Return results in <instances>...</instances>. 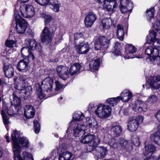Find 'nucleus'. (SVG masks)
<instances>
[{
    "instance_id": "obj_1",
    "label": "nucleus",
    "mask_w": 160,
    "mask_h": 160,
    "mask_svg": "<svg viewBox=\"0 0 160 160\" xmlns=\"http://www.w3.org/2000/svg\"><path fill=\"white\" fill-rule=\"evenodd\" d=\"M22 132L16 130L13 131L11 135L12 144V148L14 153V158L15 160H34L32 155L29 153L23 152L22 153L23 158H21L20 154V146L18 141L22 136Z\"/></svg>"
},
{
    "instance_id": "obj_2",
    "label": "nucleus",
    "mask_w": 160,
    "mask_h": 160,
    "mask_svg": "<svg viewBox=\"0 0 160 160\" xmlns=\"http://www.w3.org/2000/svg\"><path fill=\"white\" fill-rule=\"evenodd\" d=\"M18 80L17 82V79H14V88L16 92L22 93L25 99L29 97L31 94L32 88L27 86V79L25 77L21 76Z\"/></svg>"
},
{
    "instance_id": "obj_3",
    "label": "nucleus",
    "mask_w": 160,
    "mask_h": 160,
    "mask_svg": "<svg viewBox=\"0 0 160 160\" xmlns=\"http://www.w3.org/2000/svg\"><path fill=\"white\" fill-rule=\"evenodd\" d=\"M109 37L100 36L95 40L94 48L96 50H100V52L105 54L107 49L110 46V41L113 37V34Z\"/></svg>"
},
{
    "instance_id": "obj_4",
    "label": "nucleus",
    "mask_w": 160,
    "mask_h": 160,
    "mask_svg": "<svg viewBox=\"0 0 160 160\" xmlns=\"http://www.w3.org/2000/svg\"><path fill=\"white\" fill-rule=\"evenodd\" d=\"M4 51L1 52L0 54V58L3 62L4 65L3 70L5 76L8 78H11L13 76L14 73V69L11 65L8 64L9 59L12 57H10L11 52Z\"/></svg>"
},
{
    "instance_id": "obj_5",
    "label": "nucleus",
    "mask_w": 160,
    "mask_h": 160,
    "mask_svg": "<svg viewBox=\"0 0 160 160\" xmlns=\"http://www.w3.org/2000/svg\"><path fill=\"white\" fill-rule=\"evenodd\" d=\"M111 108L109 106L104 104L100 103L97 106L95 113L99 118L105 119L111 115Z\"/></svg>"
},
{
    "instance_id": "obj_6",
    "label": "nucleus",
    "mask_w": 160,
    "mask_h": 160,
    "mask_svg": "<svg viewBox=\"0 0 160 160\" xmlns=\"http://www.w3.org/2000/svg\"><path fill=\"white\" fill-rule=\"evenodd\" d=\"M14 18L16 22L15 29L19 34L24 33L28 26V22L15 11L14 12Z\"/></svg>"
},
{
    "instance_id": "obj_7",
    "label": "nucleus",
    "mask_w": 160,
    "mask_h": 160,
    "mask_svg": "<svg viewBox=\"0 0 160 160\" xmlns=\"http://www.w3.org/2000/svg\"><path fill=\"white\" fill-rule=\"evenodd\" d=\"M100 139L97 136L89 133L82 137L80 140L81 143L88 144L89 146L91 147L92 149L100 143Z\"/></svg>"
},
{
    "instance_id": "obj_8",
    "label": "nucleus",
    "mask_w": 160,
    "mask_h": 160,
    "mask_svg": "<svg viewBox=\"0 0 160 160\" xmlns=\"http://www.w3.org/2000/svg\"><path fill=\"white\" fill-rule=\"evenodd\" d=\"M108 143L111 147L115 148H119L127 149L130 147L128 141L122 138L118 139L111 138L109 140Z\"/></svg>"
},
{
    "instance_id": "obj_9",
    "label": "nucleus",
    "mask_w": 160,
    "mask_h": 160,
    "mask_svg": "<svg viewBox=\"0 0 160 160\" xmlns=\"http://www.w3.org/2000/svg\"><path fill=\"white\" fill-rule=\"evenodd\" d=\"M143 118L141 116H136L130 118L128 119V129L131 132L135 131L139 125L143 122Z\"/></svg>"
},
{
    "instance_id": "obj_10",
    "label": "nucleus",
    "mask_w": 160,
    "mask_h": 160,
    "mask_svg": "<svg viewBox=\"0 0 160 160\" xmlns=\"http://www.w3.org/2000/svg\"><path fill=\"white\" fill-rule=\"evenodd\" d=\"M70 124L73 125V135L75 137H79L87 132L82 121L79 122H75L72 120Z\"/></svg>"
},
{
    "instance_id": "obj_11",
    "label": "nucleus",
    "mask_w": 160,
    "mask_h": 160,
    "mask_svg": "<svg viewBox=\"0 0 160 160\" xmlns=\"http://www.w3.org/2000/svg\"><path fill=\"white\" fill-rule=\"evenodd\" d=\"M84 125L85 127L87 132L90 131V128L92 129L94 131L92 132L94 133L97 131L98 128V124L95 119L93 117H87L82 120Z\"/></svg>"
},
{
    "instance_id": "obj_12",
    "label": "nucleus",
    "mask_w": 160,
    "mask_h": 160,
    "mask_svg": "<svg viewBox=\"0 0 160 160\" xmlns=\"http://www.w3.org/2000/svg\"><path fill=\"white\" fill-rule=\"evenodd\" d=\"M38 4L44 5L49 4L52 6L51 7L55 12H58L60 6V3L57 0H35Z\"/></svg>"
},
{
    "instance_id": "obj_13",
    "label": "nucleus",
    "mask_w": 160,
    "mask_h": 160,
    "mask_svg": "<svg viewBox=\"0 0 160 160\" xmlns=\"http://www.w3.org/2000/svg\"><path fill=\"white\" fill-rule=\"evenodd\" d=\"M20 10L22 15L26 18L32 17L35 13L34 7L30 5L21 6Z\"/></svg>"
},
{
    "instance_id": "obj_14",
    "label": "nucleus",
    "mask_w": 160,
    "mask_h": 160,
    "mask_svg": "<svg viewBox=\"0 0 160 160\" xmlns=\"http://www.w3.org/2000/svg\"><path fill=\"white\" fill-rule=\"evenodd\" d=\"M157 33L153 30L149 31V34L147 36V42L148 43H153V45L156 48L160 50V39L156 38Z\"/></svg>"
},
{
    "instance_id": "obj_15",
    "label": "nucleus",
    "mask_w": 160,
    "mask_h": 160,
    "mask_svg": "<svg viewBox=\"0 0 160 160\" xmlns=\"http://www.w3.org/2000/svg\"><path fill=\"white\" fill-rule=\"evenodd\" d=\"M125 55L124 57L125 59L132 58H141L142 57L134 54L137 51V48L131 44H127L125 46Z\"/></svg>"
},
{
    "instance_id": "obj_16",
    "label": "nucleus",
    "mask_w": 160,
    "mask_h": 160,
    "mask_svg": "<svg viewBox=\"0 0 160 160\" xmlns=\"http://www.w3.org/2000/svg\"><path fill=\"white\" fill-rule=\"evenodd\" d=\"M133 3L130 0H120V8L122 13L128 14V16L131 12Z\"/></svg>"
},
{
    "instance_id": "obj_17",
    "label": "nucleus",
    "mask_w": 160,
    "mask_h": 160,
    "mask_svg": "<svg viewBox=\"0 0 160 160\" xmlns=\"http://www.w3.org/2000/svg\"><path fill=\"white\" fill-rule=\"evenodd\" d=\"M96 15L92 11L89 12L86 15L84 20L85 25L87 28L91 27L97 19Z\"/></svg>"
},
{
    "instance_id": "obj_18",
    "label": "nucleus",
    "mask_w": 160,
    "mask_h": 160,
    "mask_svg": "<svg viewBox=\"0 0 160 160\" xmlns=\"http://www.w3.org/2000/svg\"><path fill=\"white\" fill-rule=\"evenodd\" d=\"M132 108L136 112L142 113L147 111V105L144 102L137 100L133 103Z\"/></svg>"
},
{
    "instance_id": "obj_19",
    "label": "nucleus",
    "mask_w": 160,
    "mask_h": 160,
    "mask_svg": "<svg viewBox=\"0 0 160 160\" xmlns=\"http://www.w3.org/2000/svg\"><path fill=\"white\" fill-rule=\"evenodd\" d=\"M53 34L49 32L48 28L45 27L43 30L41 36V39L42 42L46 44L50 43L52 41Z\"/></svg>"
},
{
    "instance_id": "obj_20",
    "label": "nucleus",
    "mask_w": 160,
    "mask_h": 160,
    "mask_svg": "<svg viewBox=\"0 0 160 160\" xmlns=\"http://www.w3.org/2000/svg\"><path fill=\"white\" fill-rule=\"evenodd\" d=\"M94 149H92V150L89 151H92L93 153L97 158H103L107 154V150L106 148L103 146L98 147L95 150Z\"/></svg>"
},
{
    "instance_id": "obj_21",
    "label": "nucleus",
    "mask_w": 160,
    "mask_h": 160,
    "mask_svg": "<svg viewBox=\"0 0 160 160\" xmlns=\"http://www.w3.org/2000/svg\"><path fill=\"white\" fill-rule=\"evenodd\" d=\"M94 149H92V150L89 151H92L93 153L97 158H103L107 154V150L106 148L103 146L98 147L95 150Z\"/></svg>"
},
{
    "instance_id": "obj_22",
    "label": "nucleus",
    "mask_w": 160,
    "mask_h": 160,
    "mask_svg": "<svg viewBox=\"0 0 160 160\" xmlns=\"http://www.w3.org/2000/svg\"><path fill=\"white\" fill-rule=\"evenodd\" d=\"M53 80L49 77L46 78L42 81V86L43 88V90L47 92H50L52 90Z\"/></svg>"
},
{
    "instance_id": "obj_23",
    "label": "nucleus",
    "mask_w": 160,
    "mask_h": 160,
    "mask_svg": "<svg viewBox=\"0 0 160 160\" xmlns=\"http://www.w3.org/2000/svg\"><path fill=\"white\" fill-rule=\"evenodd\" d=\"M148 83L152 88L156 89L160 87V77L159 76H151L149 78Z\"/></svg>"
},
{
    "instance_id": "obj_24",
    "label": "nucleus",
    "mask_w": 160,
    "mask_h": 160,
    "mask_svg": "<svg viewBox=\"0 0 160 160\" xmlns=\"http://www.w3.org/2000/svg\"><path fill=\"white\" fill-rule=\"evenodd\" d=\"M24 115L27 119L32 118L34 117L35 113L34 107L31 105H26L24 108Z\"/></svg>"
},
{
    "instance_id": "obj_25",
    "label": "nucleus",
    "mask_w": 160,
    "mask_h": 160,
    "mask_svg": "<svg viewBox=\"0 0 160 160\" xmlns=\"http://www.w3.org/2000/svg\"><path fill=\"white\" fill-rule=\"evenodd\" d=\"M118 4L115 0H108L103 7V9L108 12H113L116 10Z\"/></svg>"
},
{
    "instance_id": "obj_26",
    "label": "nucleus",
    "mask_w": 160,
    "mask_h": 160,
    "mask_svg": "<svg viewBox=\"0 0 160 160\" xmlns=\"http://www.w3.org/2000/svg\"><path fill=\"white\" fill-rule=\"evenodd\" d=\"M133 96L132 93L129 90L126 89L122 91L120 94V96H118L120 100L123 102H128L132 98Z\"/></svg>"
},
{
    "instance_id": "obj_27",
    "label": "nucleus",
    "mask_w": 160,
    "mask_h": 160,
    "mask_svg": "<svg viewBox=\"0 0 160 160\" xmlns=\"http://www.w3.org/2000/svg\"><path fill=\"white\" fill-rule=\"evenodd\" d=\"M75 47L78 53L79 54H85L87 53L89 49V46L87 42L83 44L82 43L76 45Z\"/></svg>"
},
{
    "instance_id": "obj_28",
    "label": "nucleus",
    "mask_w": 160,
    "mask_h": 160,
    "mask_svg": "<svg viewBox=\"0 0 160 160\" xmlns=\"http://www.w3.org/2000/svg\"><path fill=\"white\" fill-rule=\"evenodd\" d=\"M28 62L29 61L27 58H25L21 60L18 64V70L23 72L26 71L28 69Z\"/></svg>"
},
{
    "instance_id": "obj_29",
    "label": "nucleus",
    "mask_w": 160,
    "mask_h": 160,
    "mask_svg": "<svg viewBox=\"0 0 160 160\" xmlns=\"http://www.w3.org/2000/svg\"><path fill=\"white\" fill-rule=\"evenodd\" d=\"M111 135L113 137H118L120 136L122 132L121 127L119 125L113 126L111 129Z\"/></svg>"
},
{
    "instance_id": "obj_30",
    "label": "nucleus",
    "mask_w": 160,
    "mask_h": 160,
    "mask_svg": "<svg viewBox=\"0 0 160 160\" xmlns=\"http://www.w3.org/2000/svg\"><path fill=\"white\" fill-rule=\"evenodd\" d=\"M25 43L30 51H33L37 49V43L35 40L30 38L27 39L25 40Z\"/></svg>"
},
{
    "instance_id": "obj_31",
    "label": "nucleus",
    "mask_w": 160,
    "mask_h": 160,
    "mask_svg": "<svg viewBox=\"0 0 160 160\" xmlns=\"http://www.w3.org/2000/svg\"><path fill=\"white\" fill-rule=\"evenodd\" d=\"M117 30L116 31L117 36L118 38L120 40L122 41L123 39L124 34L125 30L127 31L128 29V27L123 28L122 25L118 24L117 26Z\"/></svg>"
},
{
    "instance_id": "obj_32",
    "label": "nucleus",
    "mask_w": 160,
    "mask_h": 160,
    "mask_svg": "<svg viewBox=\"0 0 160 160\" xmlns=\"http://www.w3.org/2000/svg\"><path fill=\"white\" fill-rule=\"evenodd\" d=\"M150 138L153 142L160 146V130L152 133L150 136Z\"/></svg>"
},
{
    "instance_id": "obj_33",
    "label": "nucleus",
    "mask_w": 160,
    "mask_h": 160,
    "mask_svg": "<svg viewBox=\"0 0 160 160\" xmlns=\"http://www.w3.org/2000/svg\"><path fill=\"white\" fill-rule=\"evenodd\" d=\"M145 150L143 152L144 155L146 156L150 155H151L156 150L155 146L152 144L146 145L144 146Z\"/></svg>"
},
{
    "instance_id": "obj_34",
    "label": "nucleus",
    "mask_w": 160,
    "mask_h": 160,
    "mask_svg": "<svg viewBox=\"0 0 160 160\" xmlns=\"http://www.w3.org/2000/svg\"><path fill=\"white\" fill-rule=\"evenodd\" d=\"M100 62L101 59L99 58L91 61L89 64V69L91 71L94 72L95 70H98Z\"/></svg>"
},
{
    "instance_id": "obj_35",
    "label": "nucleus",
    "mask_w": 160,
    "mask_h": 160,
    "mask_svg": "<svg viewBox=\"0 0 160 160\" xmlns=\"http://www.w3.org/2000/svg\"><path fill=\"white\" fill-rule=\"evenodd\" d=\"M145 53L148 55L147 58H149L150 57L159 54V51L155 47L154 48L153 46H150L146 49Z\"/></svg>"
},
{
    "instance_id": "obj_36",
    "label": "nucleus",
    "mask_w": 160,
    "mask_h": 160,
    "mask_svg": "<svg viewBox=\"0 0 160 160\" xmlns=\"http://www.w3.org/2000/svg\"><path fill=\"white\" fill-rule=\"evenodd\" d=\"M159 16L157 18H154L153 19V22H152L153 28L155 30H153L156 33V32L160 34V17L158 14Z\"/></svg>"
},
{
    "instance_id": "obj_37",
    "label": "nucleus",
    "mask_w": 160,
    "mask_h": 160,
    "mask_svg": "<svg viewBox=\"0 0 160 160\" xmlns=\"http://www.w3.org/2000/svg\"><path fill=\"white\" fill-rule=\"evenodd\" d=\"M12 101L11 102L12 105L17 109H19L21 107V100L19 98L16 96L15 92L13 93L12 95Z\"/></svg>"
},
{
    "instance_id": "obj_38",
    "label": "nucleus",
    "mask_w": 160,
    "mask_h": 160,
    "mask_svg": "<svg viewBox=\"0 0 160 160\" xmlns=\"http://www.w3.org/2000/svg\"><path fill=\"white\" fill-rule=\"evenodd\" d=\"M20 146V153H21V149L22 147H28L29 146V142L28 139L25 137L22 136L19 138L18 141Z\"/></svg>"
},
{
    "instance_id": "obj_39",
    "label": "nucleus",
    "mask_w": 160,
    "mask_h": 160,
    "mask_svg": "<svg viewBox=\"0 0 160 160\" xmlns=\"http://www.w3.org/2000/svg\"><path fill=\"white\" fill-rule=\"evenodd\" d=\"M120 101L119 98L118 96L115 98H111L107 99L106 101V103L110 107H114Z\"/></svg>"
},
{
    "instance_id": "obj_40",
    "label": "nucleus",
    "mask_w": 160,
    "mask_h": 160,
    "mask_svg": "<svg viewBox=\"0 0 160 160\" xmlns=\"http://www.w3.org/2000/svg\"><path fill=\"white\" fill-rule=\"evenodd\" d=\"M81 65L78 63H74L71 66L69 69V73L71 75L76 73L81 69Z\"/></svg>"
},
{
    "instance_id": "obj_41",
    "label": "nucleus",
    "mask_w": 160,
    "mask_h": 160,
    "mask_svg": "<svg viewBox=\"0 0 160 160\" xmlns=\"http://www.w3.org/2000/svg\"><path fill=\"white\" fill-rule=\"evenodd\" d=\"M16 42L15 41L11 40H7L5 43V45L8 48H12L13 47H15L16 46ZM12 49H10V50H8L7 48H6L5 50H4L1 52H3L4 51H6L8 52H9L10 50V52H11V54H10V57L12 54Z\"/></svg>"
},
{
    "instance_id": "obj_42",
    "label": "nucleus",
    "mask_w": 160,
    "mask_h": 160,
    "mask_svg": "<svg viewBox=\"0 0 160 160\" xmlns=\"http://www.w3.org/2000/svg\"><path fill=\"white\" fill-rule=\"evenodd\" d=\"M74 43L78 45L81 44L84 41L83 35L82 33H76L74 35Z\"/></svg>"
},
{
    "instance_id": "obj_43",
    "label": "nucleus",
    "mask_w": 160,
    "mask_h": 160,
    "mask_svg": "<svg viewBox=\"0 0 160 160\" xmlns=\"http://www.w3.org/2000/svg\"><path fill=\"white\" fill-rule=\"evenodd\" d=\"M74 158V155L70 152L63 153L60 155L59 160H72Z\"/></svg>"
},
{
    "instance_id": "obj_44",
    "label": "nucleus",
    "mask_w": 160,
    "mask_h": 160,
    "mask_svg": "<svg viewBox=\"0 0 160 160\" xmlns=\"http://www.w3.org/2000/svg\"><path fill=\"white\" fill-rule=\"evenodd\" d=\"M158 54L150 57L149 58H147L146 60L153 64L160 65V56L158 55Z\"/></svg>"
},
{
    "instance_id": "obj_45",
    "label": "nucleus",
    "mask_w": 160,
    "mask_h": 160,
    "mask_svg": "<svg viewBox=\"0 0 160 160\" xmlns=\"http://www.w3.org/2000/svg\"><path fill=\"white\" fill-rule=\"evenodd\" d=\"M114 49L113 51L112 57H113L114 56H118L121 55V45L120 43L116 42L115 43L114 47Z\"/></svg>"
},
{
    "instance_id": "obj_46",
    "label": "nucleus",
    "mask_w": 160,
    "mask_h": 160,
    "mask_svg": "<svg viewBox=\"0 0 160 160\" xmlns=\"http://www.w3.org/2000/svg\"><path fill=\"white\" fill-rule=\"evenodd\" d=\"M66 145L65 143L60 144L59 146H57L56 148V150L57 151V154H58L59 156L63 153L68 152L66 151Z\"/></svg>"
},
{
    "instance_id": "obj_47",
    "label": "nucleus",
    "mask_w": 160,
    "mask_h": 160,
    "mask_svg": "<svg viewBox=\"0 0 160 160\" xmlns=\"http://www.w3.org/2000/svg\"><path fill=\"white\" fill-rule=\"evenodd\" d=\"M102 24L103 28H109L112 25V22L110 18H105L102 20Z\"/></svg>"
},
{
    "instance_id": "obj_48",
    "label": "nucleus",
    "mask_w": 160,
    "mask_h": 160,
    "mask_svg": "<svg viewBox=\"0 0 160 160\" xmlns=\"http://www.w3.org/2000/svg\"><path fill=\"white\" fill-rule=\"evenodd\" d=\"M36 89L37 91V95L38 98L41 99L45 97V94L42 91L39 84H37L36 85Z\"/></svg>"
},
{
    "instance_id": "obj_49",
    "label": "nucleus",
    "mask_w": 160,
    "mask_h": 160,
    "mask_svg": "<svg viewBox=\"0 0 160 160\" xmlns=\"http://www.w3.org/2000/svg\"><path fill=\"white\" fill-rule=\"evenodd\" d=\"M155 11L154 8H150L146 11L147 19L148 21L153 20Z\"/></svg>"
},
{
    "instance_id": "obj_50",
    "label": "nucleus",
    "mask_w": 160,
    "mask_h": 160,
    "mask_svg": "<svg viewBox=\"0 0 160 160\" xmlns=\"http://www.w3.org/2000/svg\"><path fill=\"white\" fill-rule=\"evenodd\" d=\"M68 69L67 67L62 65H60L57 67V71L59 77H63L62 73L67 72Z\"/></svg>"
},
{
    "instance_id": "obj_51",
    "label": "nucleus",
    "mask_w": 160,
    "mask_h": 160,
    "mask_svg": "<svg viewBox=\"0 0 160 160\" xmlns=\"http://www.w3.org/2000/svg\"><path fill=\"white\" fill-rule=\"evenodd\" d=\"M84 117L83 114L82 112H75L73 114L72 120L74 122V121H80L82 119L83 120Z\"/></svg>"
},
{
    "instance_id": "obj_52",
    "label": "nucleus",
    "mask_w": 160,
    "mask_h": 160,
    "mask_svg": "<svg viewBox=\"0 0 160 160\" xmlns=\"http://www.w3.org/2000/svg\"><path fill=\"white\" fill-rule=\"evenodd\" d=\"M157 100V98L156 96V94L152 93L150 96L149 97L147 101L150 103H153L155 102Z\"/></svg>"
},
{
    "instance_id": "obj_53",
    "label": "nucleus",
    "mask_w": 160,
    "mask_h": 160,
    "mask_svg": "<svg viewBox=\"0 0 160 160\" xmlns=\"http://www.w3.org/2000/svg\"><path fill=\"white\" fill-rule=\"evenodd\" d=\"M34 128L35 132L36 133H38L40 129V125L37 120H34L33 121Z\"/></svg>"
},
{
    "instance_id": "obj_54",
    "label": "nucleus",
    "mask_w": 160,
    "mask_h": 160,
    "mask_svg": "<svg viewBox=\"0 0 160 160\" xmlns=\"http://www.w3.org/2000/svg\"><path fill=\"white\" fill-rule=\"evenodd\" d=\"M1 114L4 124L5 125H8L9 123V118L6 114L4 110H2Z\"/></svg>"
},
{
    "instance_id": "obj_55",
    "label": "nucleus",
    "mask_w": 160,
    "mask_h": 160,
    "mask_svg": "<svg viewBox=\"0 0 160 160\" xmlns=\"http://www.w3.org/2000/svg\"><path fill=\"white\" fill-rule=\"evenodd\" d=\"M132 142L133 144L136 146H138L140 144L139 138L137 136H133L132 138Z\"/></svg>"
},
{
    "instance_id": "obj_56",
    "label": "nucleus",
    "mask_w": 160,
    "mask_h": 160,
    "mask_svg": "<svg viewBox=\"0 0 160 160\" xmlns=\"http://www.w3.org/2000/svg\"><path fill=\"white\" fill-rule=\"evenodd\" d=\"M4 112H6L10 116H13L14 115V112L12 110V107H10L9 108H7L5 109Z\"/></svg>"
},
{
    "instance_id": "obj_57",
    "label": "nucleus",
    "mask_w": 160,
    "mask_h": 160,
    "mask_svg": "<svg viewBox=\"0 0 160 160\" xmlns=\"http://www.w3.org/2000/svg\"><path fill=\"white\" fill-rule=\"evenodd\" d=\"M119 113L121 115L123 114L124 115H128L129 114V109L128 108L121 109L119 111Z\"/></svg>"
},
{
    "instance_id": "obj_58",
    "label": "nucleus",
    "mask_w": 160,
    "mask_h": 160,
    "mask_svg": "<svg viewBox=\"0 0 160 160\" xmlns=\"http://www.w3.org/2000/svg\"><path fill=\"white\" fill-rule=\"evenodd\" d=\"M43 17H44L45 18L44 22L45 25L49 22L52 19L51 17L49 15L44 14L43 15Z\"/></svg>"
},
{
    "instance_id": "obj_59",
    "label": "nucleus",
    "mask_w": 160,
    "mask_h": 160,
    "mask_svg": "<svg viewBox=\"0 0 160 160\" xmlns=\"http://www.w3.org/2000/svg\"><path fill=\"white\" fill-rule=\"evenodd\" d=\"M55 83L56 84L55 89L57 91H59L62 89L63 86H62L58 81H56Z\"/></svg>"
},
{
    "instance_id": "obj_60",
    "label": "nucleus",
    "mask_w": 160,
    "mask_h": 160,
    "mask_svg": "<svg viewBox=\"0 0 160 160\" xmlns=\"http://www.w3.org/2000/svg\"><path fill=\"white\" fill-rule=\"evenodd\" d=\"M69 72L68 69H67V72H63L62 73L63 77H60L63 80H66L68 79L69 76Z\"/></svg>"
},
{
    "instance_id": "obj_61",
    "label": "nucleus",
    "mask_w": 160,
    "mask_h": 160,
    "mask_svg": "<svg viewBox=\"0 0 160 160\" xmlns=\"http://www.w3.org/2000/svg\"><path fill=\"white\" fill-rule=\"evenodd\" d=\"M56 28V26L55 25H52L50 26V28L49 29H48V30L49 32L53 34V33L55 32Z\"/></svg>"
},
{
    "instance_id": "obj_62",
    "label": "nucleus",
    "mask_w": 160,
    "mask_h": 160,
    "mask_svg": "<svg viewBox=\"0 0 160 160\" xmlns=\"http://www.w3.org/2000/svg\"><path fill=\"white\" fill-rule=\"evenodd\" d=\"M30 51V50L28 48L27 46L22 48L21 49V52L22 55L26 52H28V53Z\"/></svg>"
},
{
    "instance_id": "obj_63",
    "label": "nucleus",
    "mask_w": 160,
    "mask_h": 160,
    "mask_svg": "<svg viewBox=\"0 0 160 160\" xmlns=\"http://www.w3.org/2000/svg\"><path fill=\"white\" fill-rule=\"evenodd\" d=\"M28 53V59L33 60L34 59V56L33 54L30 52V51Z\"/></svg>"
},
{
    "instance_id": "obj_64",
    "label": "nucleus",
    "mask_w": 160,
    "mask_h": 160,
    "mask_svg": "<svg viewBox=\"0 0 160 160\" xmlns=\"http://www.w3.org/2000/svg\"><path fill=\"white\" fill-rule=\"evenodd\" d=\"M155 117L157 118L158 120L160 122V110H158L155 115Z\"/></svg>"
}]
</instances>
